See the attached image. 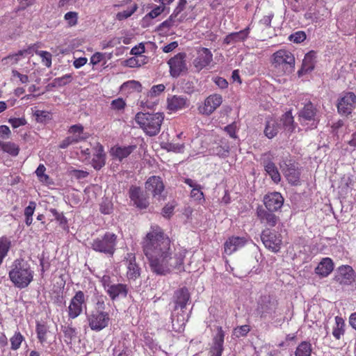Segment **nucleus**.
Returning <instances> with one entry per match:
<instances>
[{"label":"nucleus","instance_id":"1","mask_svg":"<svg viewBox=\"0 0 356 356\" xmlns=\"http://www.w3.org/2000/svg\"><path fill=\"white\" fill-rule=\"evenodd\" d=\"M143 249L150 270L158 275H166L184 263L185 251L174 253L171 241L163 229L152 226L143 239Z\"/></svg>","mask_w":356,"mask_h":356},{"label":"nucleus","instance_id":"2","mask_svg":"<svg viewBox=\"0 0 356 356\" xmlns=\"http://www.w3.org/2000/svg\"><path fill=\"white\" fill-rule=\"evenodd\" d=\"M9 272V278L13 284L19 288L27 287L33 280L34 271L27 261L16 259Z\"/></svg>","mask_w":356,"mask_h":356},{"label":"nucleus","instance_id":"3","mask_svg":"<svg viewBox=\"0 0 356 356\" xmlns=\"http://www.w3.org/2000/svg\"><path fill=\"white\" fill-rule=\"evenodd\" d=\"M295 63L294 55L289 50L280 49L272 55V70L278 76L293 73L295 70Z\"/></svg>","mask_w":356,"mask_h":356},{"label":"nucleus","instance_id":"4","mask_svg":"<svg viewBox=\"0 0 356 356\" xmlns=\"http://www.w3.org/2000/svg\"><path fill=\"white\" fill-rule=\"evenodd\" d=\"M163 120L164 115L161 113L139 112L135 117L136 122L149 136H154L159 133Z\"/></svg>","mask_w":356,"mask_h":356},{"label":"nucleus","instance_id":"5","mask_svg":"<svg viewBox=\"0 0 356 356\" xmlns=\"http://www.w3.org/2000/svg\"><path fill=\"white\" fill-rule=\"evenodd\" d=\"M117 236L106 232L103 236L94 239L91 243L92 250L108 255H113L115 250Z\"/></svg>","mask_w":356,"mask_h":356},{"label":"nucleus","instance_id":"6","mask_svg":"<svg viewBox=\"0 0 356 356\" xmlns=\"http://www.w3.org/2000/svg\"><path fill=\"white\" fill-rule=\"evenodd\" d=\"M86 319L89 327L95 332H100L111 323L108 312L103 310H94L87 314Z\"/></svg>","mask_w":356,"mask_h":356},{"label":"nucleus","instance_id":"7","mask_svg":"<svg viewBox=\"0 0 356 356\" xmlns=\"http://www.w3.org/2000/svg\"><path fill=\"white\" fill-rule=\"evenodd\" d=\"M280 168L289 184H299L300 172L293 161L286 159L280 163Z\"/></svg>","mask_w":356,"mask_h":356},{"label":"nucleus","instance_id":"8","mask_svg":"<svg viewBox=\"0 0 356 356\" xmlns=\"http://www.w3.org/2000/svg\"><path fill=\"white\" fill-rule=\"evenodd\" d=\"M298 120L301 124L311 122L312 128H316L319 122L318 112L315 106L310 102L305 104L298 112Z\"/></svg>","mask_w":356,"mask_h":356},{"label":"nucleus","instance_id":"9","mask_svg":"<svg viewBox=\"0 0 356 356\" xmlns=\"http://www.w3.org/2000/svg\"><path fill=\"white\" fill-rule=\"evenodd\" d=\"M261 238L267 249L273 252L280 251L282 243L281 234L273 232L267 228L262 231Z\"/></svg>","mask_w":356,"mask_h":356},{"label":"nucleus","instance_id":"10","mask_svg":"<svg viewBox=\"0 0 356 356\" xmlns=\"http://www.w3.org/2000/svg\"><path fill=\"white\" fill-rule=\"evenodd\" d=\"M86 307L85 294L82 291H78L72 297L68 306V316L74 319L83 312V308Z\"/></svg>","mask_w":356,"mask_h":356},{"label":"nucleus","instance_id":"11","mask_svg":"<svg viewBox=\"0 0 356 356\" xmlns=\"http://www.w3.org/2000/svg\"><path fill=\"white\" fill-rule=\"evenodd\" d=\"M168 64L170 67V75L175 78L179 76L187 71L186 54H177L168 61Z\"/></svg>","mask_w":356,"mask_h":356},{"label":"nucleus","instance_id":"12","mask_svg":"<svg viewBox=\"0 0 356 356\" xmlns=\"http://www.w3.org/2000/svg\"><path fill=\"white\" fill-rule=\"evenodd\" d=\"M222 97L220 95L213 94L207 97L202 104L199 105V113L204 115L212 114L222 104Z\"/></svg>","mask_w":356,"mask_h":356},{"label":"nucleus","instance_id":"13","mask_svg":"<svg viewBox=\"0 0 356 356\" xmlns=\"http://www.w3.org/2000/svg\"><path fill=\"white\" fill-rule=\"evenodd\" d=\"M356 105V96L353 92L344 93L339 99L338 111L340 114L348 115L350 114Z\"/></svg>","mask_w":356,"mask_h":356},{"label":"nucleus","instance_id":"14","mask_svg":"<svg viewBox=\"0 0 356 356\" xmlns=\"http://www.w3.org/2000/svg\"><path fill=\"white\" fill-rule=\"evenodd\" d=\"M127 266V277L129 280H136L140 275L141 269L136 262V257L132 253L127 254L125 257Z\"/></svg>","mask_w":356,"mask_h":356},{"label":"nucleus","instance_id":"15","mask_svg":"<svg viewBox=\"0 0 356 356\" xmlns=\"http://www.w3.org/2000/svg\"><path fill=\"white\" fill-rule=\"evenodd\" d=\"M37 337L43 347L46 345L50 346L56 340V335L51 332L44 324L37 323Z\"/></svg>","mask_w":356,"mask_h":356},{"label":"nucleus","instance_id":"16","mask_svg":"<svg viewBox=\"0 0 356 356\" xmlns=\"http://www.w3.org/2000/svg\"><path fill=\"white\" fill-rule=\"evenodd\" d=\"M334 280L341 284L348 285L354 281V270L350 266H341L337 270Z\"/></svg>","mask_w":356,"mask_h":356},{"label":"nucleus","instance_id":"17","mask_svg":"<svg viewBox=\"0 0 356 356\" xmlns=\"http://www.w3.org/2000/svg\"><path fill=\"white\" fill-rule=\"evenodd\" d=\"M257 215L261 223L267 227H275L279 220V217L273 211L265 209L262 207H257Z\"/></svg>","mask_w":356,"mask_h":356},{"label":"nucleus","instance_id":"18","mask_svg":"<svg viewBox=\"0 0 356 356\" xmlns=\"http://www.w3.org/2000/svg\"><path fill=\"white\" fill-rule=\"evenodd\" d=\"M264 202L267 210L276 211L282 207L284 198L280 193L274 192L266 195Z\"/></svg>","mask_w":356,"mask_h":356},{"label":"nucleus","instance_id":"19","mask_svg":"<svg viewBox=\"0 0 356 356\" xmlns=\"http://www.w3.org/2000/svg\"><path fill=\"white\" fill-rule=\"evenodd\" d=\"M213 60V54L211 51L205 47L200 48L197 51V56L193 61V65L197 70H201L208 66Z\"/></svg>","mask_w":356,"mask_h":356},{"label":"nucleus","instance_id":"20","mask_svg":"<svg viewBox=\"0 0 356 356\" xmlns=\"http://www.w3.org/2000/svg\"><path fill=\"white\" fill-rule=\"evenodd\" d=\"M129 197L134 204L140 209H145L149 204L147 196L139 187L132 186L129 191Z\"/></svg>","mask_w":356,"mask_h":356},{"label":"nucleus","instance_id":"21","mask_svg":"<svg viewBox=\"0 0 356 356\" xmlns=\"http://www.w3.org/2000/svg\"><path fill=\"white\" fill-rule=\"evenodd\" d=\"M92 166L95 170H99L106 164V154L104 152V147L100 143H96L92 147Z\"/></svg>","mask_w":356,"mask_h":356},{"label":"nucleus","instance_id":"22","mask_svg":"<svg viewBox=\"0 0 356 356\" xmlns=\"http://www.w3.org/2000/svg\"><path fill=\"white\" fill-rule=\"evenodd\" d=\"M128 291L129 289L127 284L115 282L106 291L112 300L125 298L127 296Z\"/></svg>","mask_w":356,"mask_h":356},{"label":"nucleus","instance_id":"23","mask_svg":"<svg viewBox=\"0 0 356 356\" xmlns=\"http://www.w3.org/2000/svg\"><path fill=\"white\" fill-rule=\"evenodd\" d=\"M145 188L151 192L154 197L158 196L160 197L164 190V185L161 177L152 176L147 180Z\"/></svg>","mask_w":356,"mask_h":356},{"label":"nucleus","instance_id":"24","mask_svg":"<svg viewBox=\"0 0 356 356\" xmlns=\"http://www.w3.org/2000/svg\"><path fill=\"white\" fill-rule=\"evenodd\" d=\"M168 109L171 111H177L188 106V99L184 96L172 95L168 97Z\"/></svg>","mask_w":356,"mask_h":356},{"label":"nucleus","instance_id":"25","mask_svg":"<svg viewBox=\"0 0 356 356\" xmlns=\"http://www.w3.org/2000/svg\"><path fill=\"white\" fill-rule=\"evenodd\" d=\"M246 243V239L244 237L232 236L225 243V252L230 255L238 249L243 248Z\"/></svg>","mask_w":356,"mask_h":356},{"label":"nucleus","instance_id":"26","mask_svg":"<svg viewBox=\"0 0 356 356\" xmlns=\"http://www.w3.org/2000/svg\"><path fill=\"white\" fill-rule=\"evenodd\" d=\"M224 337V331L221 327H218L217 333L213 338V346L210 350L211 356H221L223 350Z\"/></svg>","mask_w":356,"mask_h":356},{"label":"nucleus","instance_id":"27","mask_svg":"<svg viewBox=\"0 0 356 356\" xmlns=\"http://www.w3.org/2000/svg\"><path fill=\"white\" fill-rule=\"evenodd\" d=\"M316 63V53L311 51L305 54L302 60L301 68L298 70V74L299 76L312 71L314 69Z\"/></svg>","mask_w":356,"mask_h":356},{"label":"nucleus","instance_id":"28","mask_svg":"<svg viewBox=\"0 0 356 356\" xmlns=\"http://www.w3.org/2000/svg\"><path fill=\"white\" fill-rule=\"evenodd\" d=\"M334 269V263L329 257L323 258L317 267L315 268V273L321 277L328 276Z\"/></svg>","mask_w":356,"mask_h":356},{"label":"nucleus","instance_id":"29","mask_svg":"<svg viewBox=\"0 0 356 356\" xmlns=\"http://www.w3.org/2000/svg\"><path fill=\"white\" fill-rule=\"evenodd\" d=\"M249 33L250 27H247L245 29L240 31L238 32H234L227 35L225 38L223 42L228 45L238 42H243L248 38Z\"/></svg>","mask_w":356,"mask_h":356},{"label":"nucleus","instance_id":"30","mask_svg":"<svg viewBox=\"0 0 356 356\" xmlns=\"http://www.w3.org/2000/svg\"><path fill=\"white\" fill-rule=\"evenodd\" d=\"M277 305L276 302L269 299L263 300L258 308L261 317L266 318L268 316H273L275 313Z\"/></svg>","mask_w":356,"mask_h":356},{"label":"nucleus","instance_id":"31","mask_svg":"<svg viewBox=\"0 0 356 356\" xmlns=\"http://www.w3.org/2000/svg\"><path fill=\"white\" fill-rule=\"evenodd\" d=\"M68 133L76 143L85 140L88 138V134L83 131V127L79 124L72 125L68 129Z\"/></svg>","mask_w":356,"mask_h":356},{"label":"nucleus","instance_id":"32","mask_svg":"<svg viewBox=\"0 0 356 356\" xmlns=\"http://www.w3.org/2000/svg\"><path fill=\"white\" fill-rule=\"evenodd\" d=\"M189 298L190 296L187 289L182 288L177 290L175 293V309L180 307L181 309H183L185 308Z\"/></svg>","mask_w":356,"mask_h":356},{"label":"nucleus","instance_id":"33","mask_svg":"<svg viewBox=\"0 0 356 356\" xmlns=\"http://www.w3.org/2000/svg\"><path fill=\"white\" fill-rule=\"evenodd\" d=\"M281 130V123L273 118L266 121L264 134L268 138H273Z\"/></svg>","mask_w":356,"mask_h":356},{"label":"nucleus","instance_id":"34","mask_svg":"<svg viewBox=\"0 0 356 356\" xmlns=\"http://www.w3.org/2000/svg\"><path fill=\"white\" fill-rule=\"evenodd\" d=\"M264 167L266 173L270 177L271 179L276 184L281 180L280 173L275 164L270 161H266L264 162Z\"/></svg>","mask_w":356,"mask_h":356},{"label":"nucleus","instance_id":"35","mask_svg":"<svg viewBox=\"0 0 356 356\" xmlns=\"http://www.w3.org/2000/svg\"><path fill=\"white\" fill-rule=\"evenodd\" d=\"M136 148L135 146L114 147L111 149V154L119 161L127 158Z\"/></svg>","mask_w":356,"mask_h":356},{"label":"nucleus","instance_id":"36","mask_svg":"<svg viewBox=\"0 0 356 356\" xmlns=\"http://www.w3.org/2000/svg\"><path fill=\"white\" fill-rule=\"evenodd\" d=\"M278 122L281 123V129L284 128L287 131H293L294 130L293 117L290 111L286 112Z\"/></svg>","mask_w":356,"mask_h":356},{"label":"nucleus","instance_id":"37","mask_svg":"<svg viewBox=\"0 0 356 356\" xmlns=\"http://www.w3.org/2000/svg\"><path fill=\"white\" fill-rule=\"evenodd\" d=\"M172 329L177 332H181L184 330L186 319L184 315L175 316L174 314L171 316Z\"/></svg>","mask_w":356,"mask_h":356},{"label":"nucleus","instance_id":"38","mask_svg":"<svg viewBox=\"0 0 356 356\" xmlns=\"http://www.w3.org/2000/svg\"><path fill=\"white\" fill-rule=\"evenodd\" d=\"M11 241L6 236L0 238V265L2 264L3 259L7 256L10 248Z\"/></svg>","mask_w":356,"mask_h":356},{"label":"nucleus","instance_id":"39","mask_svg":"<svg viewBox=\"0 0 356 356\" xmlns=\"http://www.w3.org/2000/svg\"><path fill=\"white\" fill-rule=\"evenodd\" d=\"M344 322L341 317H335V325L333 327L332 335L336 339H339L344 334Z\"/></svg>","mask_w":356,"mask_h":356},{"label":"nucleus","instance_id":"40","mask_svg":"<svg viewBox=\"0 0 356 356\" xmlns=\"http://www.w3.org/2000/svg\"><path fill=\"white\" fill-rule=\"evenodd\" d=\"M186 4V0H179L178 6L175 9L173 13L170 15L178 23L183 22L185 18V16H184L183 15H180V14L184 10V8Z\"/></svg>","mask_w":356,"mask_h":356},{"label":"nucleus","instance_id":"41","mask_svg":"<svg viewBox=\"0 0 356 356\" xmlns=\"http://www.w3.org/2000/svg\"><path fill=\"white\" fill-rule=\"evenodd\" d=\"M311 344L306 341L300 343L296 348V356H311Z\"/></svg>","mask_w":356,"mask_h":356},{"label":"nucleus","instance_id":"42","mask_svg":"<svg viewBox=\"0 0 356 356\" xmlns=\"http://www.w3.org/2000/svg\"><path fill=\"white\" fill-rule=\"evenodd\" d=\"M138 6L136 4L129 6L126 10L118 12L116 14L115 18L119 21H122L131 17L137 10Z\"/></svg>","mask_w":356,"mask_h":356},{"label":"nucleus","instance_id":"43","mask_svg":"<svg viewBox=\"0 0 356 356\" xmlns=\"http://www.w3.org/2000/svg\"><path fill=\"white\" fill-rule=\"evenodd\" d=\"M2 151L13 156L18 155L19 152V145L13 142H5Z\"/></svg>","mask_w":356,"mask_h":356},{"label":"nucleus","instance_id":"44","mask_svg":"<svg viewBox=\"0 0 356 356\" xmlns=\"http://www.w3.org/2000/svg\"><path fill=\"white\" fill-rule=\"evenodd\" d=\"M124 65L129 67H140L144 64L146 63V57L145 56H140V58L138 57H131L128 59H127L124 61Z\"/></svg>","mask_w":356,"mask_h":356},{"label":"nucleus","instance_id":"45","mask_svg":"<svg viewBox=\"0 0 356 356\" xmlns=\"http://www.w3.org/2000/svg\"><path fill=\"white\" fill-rule=\"evenodd\" d=\"M24 340V337L19 332H15L10 339L11 343V349L13 350H17L19 349Z\"/></svg>","mask_w":356,"mask_h":356},{"label":"nucleus","instance_id":"46","mask_svg":"<svg viewBox=\"0 0 356 356\" xmlns=\"http://www.w3.org/2000/svg\"><path fill=\"white\" fill-rule=\"evenodd\" d=\"M32 54L33 48L29 47L25 49L19 50L15 54L8 56V58L13 60V63H16L19 60L21 57H26L29 55H32Z\"/></svg>","mask_w":356,"mask_h":356},{"label":"nucleus","instance_id":"47","mask_svg":"<svg viewBox=\"0 0 356 356\" xmlns=\"http://www.w3.org/2000/svg\"><path fill=\"white\" fill-rule=\"evenodd\" d=\"M46 168L43 164H40L35 170V174L42 183L48 184L49 183V177L45 174Z\"/></svg>","mask_w":356,"mask_h":356},{"label":"nucleus","instance_id":"48","mask_svg":"<svg viewBox=\"0 0 356 356\" xmlns=\"http://www.w3.org/2000/svg\"><path fill=\"white\" fill-rule=\"evenodd\" d=\"M211 154L222 158L227 157L229 154V147L218 145L211 149Z\"/></svg>","mask_w":356,"mask_h":356},{"label":"nucleus","instance_id":"49","mask_svg":"<svg viewBox=\"0 0 356 356\" xmlns=\"http://www.w3.org/2000/svg\"><path fill=\"white\" fill-rule=\"evenodd\" d=\"M63 332L65 338V341L67 343H70L72 339L75 338L76 335V329L70 326H65L63 329Z\"/></svg>","mask_w":356,"mask_h":356},{"label":"nucleus","instance_id":"50","mask_svg":"<svg viewBox=\"0 0 356 356\" xmlns=\"http://www.w3.org/2000/svg\"><path fill=\"white\" fill-rule=\"evenodd\" d=\"M65 20L70 26H75L78 22V13L76 12H68L64 16Z\"/></svg>","mask_w":356,"mask_h":356},{"label":"nucleus","instance_id":"51","mask_svg":"<svg viewBox=\"0 0 356 356\" xmlns=\"http://www.w3.org/2000/svg\"><path fill=\"white\" fill-rule=\"evenodd\" d=\"M36 54L42 58L43 64L47 67L51 65V54L45 51H38Z\"/></svg>","mask_w":356,"mask_h":356},{"label":"nucleus","instance_id":"52","mask_svg":"<svg viewBox=\"0 0 356 356\" xmlns=\"http://www.w3.org/2000/svg\"><path fill=\"white\" fill-rule=\"evenodd\" d=\"M165 87L163 84H158L153 86L149 92H148V97L152 98L159 95L162 92L164 91Z\"/></svg>","mask_w":356,"mask_h":356},{"label":"nucleus","instance_id":"53","mask_svg":"<svg viewBox=\"0 0 356 356\" xmlns=\"http://www.w3.org/2000/svg\"><path fill=\"white\" fill-rule=\"evenodd\" d=\"M289 40L296 43H300L306 39V34L304 31H297L289 37Z\"/></svg>","mask_w":356,"mask_h":356},{"label":"nucleus","instance_id":"54","mask_svg":"<svg viewBox=\"0 0 356 356\" xmlns=\"http://www.w3.org/2000/svg\"><path fill=\"white\" fill-rule=\"evenodd\" d=\"M126 106L125 101L122 98H118L111 102V107L113 110L122 111Z\"/></svg>","mask_w":356,"mask_h":356},{"label":"nucleus","instance_id":"55","mask_svg":"<svg viewBox=\"0 0 356 356\" xmlns=\"http://www.w3.org/2000/svg\"><path fill=\"white\" fill-rule=\"evenodd\" d=\"M250 331V327L249 325H241L240 327H238L234 329L233 334L236 337H241L245 336Z\"/></svg>","mask_w":356,"mask_h":356},{"label":"nucleus","instance_id":"56","mask_svg":"<svg viewBox=\"0 0 356 356\" xmlns=\"http://www.w3.org/2000/svg\"><path fill=\"white\" fill-rule=\"evenodd\" d=\"M201 188L202 187L200 185H198L197 187L193 188L191 192V197L196 200H200L204 199V194L201 191Z\"/></svg>","mask_w":356,"mask_h":356},{"label":"nucleus","instance_id":"57","mask_svg":"<svg viewBox=\"0 0 356 356\" xmlns=\"http://www.w3.org/2000/svg\"><path fill=\"white\" fill-rule=\"evenodd\" d=\"M145 48L143 43H140L138 45H136L130 51V54L131 55H134L136 56H139L138 58H140L142 56V54L145 52Z\"/></svg>","mask_w":356,"mask_h":356},{"label":"nucleus","instance_id":"58","mask_svg":"<svg viewBox=\"0 0 356 356\" xmlns=\"http://www.w3.org/2000/svg\"><path fill=\"white\" fill-rule=\"evenodd\" d=\"M70 174L77 179H84L89 175L88 172L87 171L76 169H72L70 170Z\"/></svg>","mask_w":356,"mask_h":356},{"label":"nucleus","instance_id":"59","mask_svg":"<svg viewBox=\"0 0 356 356\" xmlns=\"http://www.w3.org/2000/svg\"><path fill=\"white\" fill-rule=\"evenodd\" d=\"M8 122L15 129L17 128V127H19L20 126L25 125L26 124V120L24 118H10L8 120Z\"/></svg>","mask_w":356,"mask_h":356},{"label":"nucleus","instance_id":"60","mask_svg":"<svg viewBox=\"0 0 356 356\" xmlns=\"http://www.w3.org/2000/svg\"><path fill=\"white\" fill-rule=\"evenodd\" d=\"M100 211L104 214H109L113 211L112 204L109 201H104L100 205Z\"/></svg>","mask_w":356,"mask_h":356},{"label":"nucleus","instance_id":"61","mask_svg":"<svg viewBox=\"0 0 356 356\" xmlns=\"http://www.w3.org/2000/svg\"><path fill=\"white\" fill-rule=\"evenodd\" d=\"M165 10V7L163 6H156L154 8H153L149 13L148 15L154 19L160 15Z\"/></svg>","mask_w":356,"mask_h":356},{"label":"nucleus","instance_id":"62","mask_svg":"<svg viewBox=\"0 0 356 356\" xmlns=\"http://www.w3.org/2000/svg\"><path fill=\"white\" fill-rule=\"evenodd\" d=\"M139 88H140V84L136 81H129L125 82L121 86L122 90H126L127 88L138 90Z\"/></svg>","mask_w":356,"mask_h":356},{"label":"nucleus","instance_id":"63","mask_svg":"<svg viewBox=\"0 0 356 356\" xmlns=\"http://www.w3.org/2000/svg\"><path fill=\"white\" fill-rule=\"evenodd\" d=\"M11 131L6 125H0V138L2 139H8L10 138Z\"/></svg>","mask_w":356,"mask_h":356},{"label":"nucleus","instance_id":"64","mask_svg":"<svg viewBox=\"0 0 356 356\" xmlns=\"http://www.w3.org/2000/svg\"><path fill=\"white\" fill-rule=\"evenodd\" d=\"M101 282L106 291V290H108V288H109V286L114 283V281L112 280L110 275H104L102 277Z\"/></svg>","mask_w":356,"mask_h":356}]
</instances>
